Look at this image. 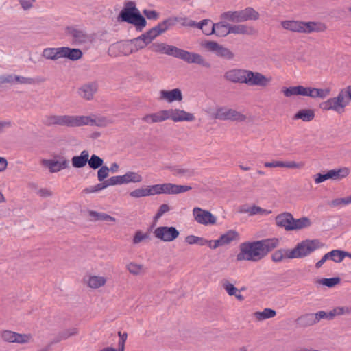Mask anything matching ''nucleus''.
Returning a JSON list of instances; mask_svg holds the SVG:
<instances>
[{
    "mask_svg": "<svg viewBox=\"0 0 351 351\" xmlns=\"http://www.w3.org/2000/svg\"><path fill=\"white\" fill-rule=\"evenodd\" d=\"M319 242L317 240H306L298 243L291 250L293 258L306 256L319 247Z\"/></svg>",
    "mask_w": 351,
    "mask_h": 351,
    "instance_id": "8",
    "label": "nucleus"
},
{
    "mask_svg": "<svg viewBox=\"0 0 351 351\" xmlns=\"http://www.w3.org/2000/svg\"><path fill=\"white\" fill-rule=\"evenodd\" d=\"M107 282V278L104 276H91L88 278L87 285L91 289H98L104 287Z\"/></svg>",
    "mask_w": 351,
    "mask_h": 351,
    "instance_id": "35",
    "label": "nucleus"
},
{
    "mask_svg": "<svg viewBox=\"0 0 351 351\" xmlns=\"http://www.w3.org/2000/svg\"><path fill=\"white\" fill-rule=\"evenodd\" d=\"M106 181L108 182V186L123 184L122 176H112L106 180Z\"/></svg>",
    "mask_w": 351,
    "mask_h": 351,
    "instance_id": "64",
    "label": "nucleus"
},
{
    "mask_svg": "<svg viewBox=\"0 0 351 351\" xmlns=\"http://www.w3.org/2000/svg\"><path fill=\"white\" fill-rule=\"evenodd\" d=\"M88 163L91 169H96L103 166L104 160L99 156L93 154L88 159Z\"/></svg>",
    "mask_w": 351,
    "mask_h": 351,
    "instance_id": "50",
    "label": "nucleus"
},
{
    "mask_svg": "<svg viewBox=\"0 0 351 351\" xmlns=\"http://www.w3.org/2000/svg\"><path fill=\"white\" fill-rule=\"evenodd\" d=\"M154 39V28L150 29L145 34H142L138 38L131 40L133 45L134 52L137 51L145 47L148 44L151 43Z\"/></svg>",
    "mask_w": 351,
    "mask_h": 351,
    "instance_id": "16",
    "label": "nucleus"
},
{
    "mask_svg": "<svg viewBox=\"0 0 351 351\" xmlns=\"http://www.w3.org/2000/svg\"><path fill=\"white\" fill-rule=\"evenodd\" d=\"M110 122L103 116L92 114L90 116L77 115H50L45 118V124L47 126L58 125L69 128L84 125L106 127Z\"/></svg>",
    "mask_w": 351,
    "mask_h": 351,
    "instance_id": "1",
    "label": "nucleus"
},
{
    "mask_svg": "<svg viewBox=\"0 0 351 351\" xmlns=\"http://www.w3.org/2000/svg\"><path fill=\"white\" fill-rule=\"evenodd\" d=\"M148 239H150L149 233H143L141 231H138L136 232L133 238L132 242L134 244H138L141 242L146 241Z\"/></svg>",
    "mask_w": 351,
    "mask_h": 351,
    "instance_id": "59",
    "label": "nucleus"
},
{
    "mask_svg": "<svg viewBox=\"0 0 351 351\" xmlns=\"http://www.w3.org/2000/svg\"><path fill=\"white\" fill-rule=\"evenodd\" d=\"M222 247L228 246L240 240V234L235 230H229L219 237Z\"/></svg>",
    "mask_w": 351,
    "mask_h": 351,
    "instance_id": "23",
    "label": "nucleus"
},
{
    "mask_svg": "<svg viewBox=\"0 0 351 351\" xmlns=\"http://www.w3.org/2000/svg\"><path fill=\"white\" fill-rule=\"evenodd\" d=\"M179 234V231L172 226H160L155 229V237L165 242L174 241Z\"/></svg>",
    "mask_w": 351,
    "mask_h": 351,
    "instance_id": "14",
    "label": "nucleus"
},
{
    "mask_svg": "<svg viewBox=\"0 0 351 351\" xmlns=\"http://www.w3.org/2000/svg\"><path fill=\"white\" fill-rule=\"evenodd\" d=\"M241 12L243 22L248 20H256L259 17V14L252 8H247L241 10Z\"/></svg>",
    "mask_w": 351,
    "mask_h": 351,
    "instance_id": "42",
    "label": "nucleus"
},
{
    "mask_svg": "<svg viewBox=\"0 0 351 351\" xmlns=\"http://www.w3.org/2000/svg\"><path fill=\"white\" fill-rule=\"evenodd\" d=\"M317 283L326 286L328 287H332L337 285L340 282V278L338 277L330 278H321L319 279Z\"/></svg>",
    "mask_w": 351,
    "mask_h": 351,
    "instance_id": "53",
    "label": "nucleus"
},
{
    "mask_svg": "<svg viewBox=\"0 0 351 351\" xmlns=\"http://www.w3.org/2000/svg\"><path fill=\"white\" fill-rule=\"evenodd\" d=\"M160 99L168 103H172L173 101H181L183 97L180 89L174 88L171 90H161L160 92Z\"/></svg>",
    "mask_w": 351,
    "mask_h": 351,
    "instance_id": "18",
    "label": "nucleus"
},
{
    "mask_svg": "<svg viewBox=\"0 0 351 351\" xmlns=\"http://www.w3.org/2000/svg\"><path fill=\"white\" fill-rule=\"evenodd\" d=\"M311 222L308 217H302L298 219L293 218V230H300L302 228H308L311 226Z\"/></svg>",
    "mask_w": 351,
    "mask_h": 351,
    "instance_id": "45",
    "label": "nucleus"
},
{
    "mask_svg": "<svg viewBox=\"0 0 351 351\" xmlns=\"http://www.w3.org/2000/svg\"><path fill=\"white\" fill-rule=\"evenodd\" d=\"M230 34H250L252 32V29L250 27H247L243 25H230Z\"/></svg>",
    "mask_w": 351,
    "mask_h": 351,
    "instance_id": "46",
    "label": "nucleus"
},
{
    "mask_svg": "<svg viewBox=\"0 0 351 351\" xmlns=\"http://www.w3.org/2000/svg\"><path fill=\"white\" fill-rule=\"evenodd\" d=\"M152 194L151 189H138L130 192V195L133 197L138 198Z\"/></svg>",
    "mask_w": 351,
    "mask_h": 351,
    "instance_id": "58",
    "label": "nucleus"
},
{
    "mask_svg": "<svg viewBox=\"0 0 351 351\" xmlns=\"http://www.w3.org/2000/svg\"><path fill=\"white\" fill-rule=\"evenodd\" d=\"M185 241L189 245L199 244L200 245H206V239L195 235H189L185 238Z\"/></svg>",
    "mask_w": 351,
    "mask_h": 351,
    "instance_id": "55",
    "label": "nucleus"
},
{
    "mask_svg": "<svg viewBox=\"0 0 351 351\" xmlns=\"http://www.w3.org/2000/svg\"><path fill=\"white\" fill-rule=\"evenodd\" d=\"M293 217L289 213H283L276 217V223L278 226L285 228L286 230H293Z\"/></svg>",
    "mask_w": 351,
    "mask_h": 351,
    "instance_id": "24",
    "label": "nucleus"
},
{
    "mask_svg": "<svg viewBox=\"0 0 351 351\" xmlns=\"http://www.w3.org/2000/svg\"><path fill=\"white\" fill-rule=\"evenodd\" d=\"M276 312L271 309L266 308L263 311H257L254 313V318L258 321H263L267 319L275 317Z\"/></svg>",
    "mask_w": 351,
    "mask_h": 351,
    "instance_id": "39",
    "label": "nucleus"
},
{
    "mask_svg": "<svg viewBox=\"0 0 351 351\" xmlns=\"http://www.w3.org/2000/svg\"><path fill=\"white\" fill-rule=\"evenodd\" d=\"M1 339L8 343H27L31 341V334H20L11 330H5L0 332Z\"/></svg>",
    "mask_w": 351,
    "mask_h": 351,
    "instance_id": "12",
    "label": "nucleus"
},
{
    "mask_svg": "<svg viewBox=\"0 0 351 351\" xmlns=\"http://www.w3.org/2000/svg\"><path fill=\"white\" fill-rule=\"evenodd\" d=\"M283 95L287 97L292 96H306V87L303 86H295L289 87H283L282 88Z\"/></svg>",
    "mask_w": 351,
    "mask_h": 351,
    "instance_id": "29",
    "label": "nucleus"
},
{
    "mask_svg": "<svg viewBox=\"0 0 351 351\" xmlns=\"http://www.w3.org/2000/svg\"><path fill=\"white\" fill-rule=\"evenodd\" d=\"M313 179H314L315 183L317 184L324 182L327 180H330L329 172L328 171L324 174L317 173L313 176Z\"/></svg>",
    "mask_w": 351,
    "mask_h": 351,
    "instance_id": "63",
    "label": "nucleus"
},
{
    "mask_svg": "<svg viewBox=\"0 0 351 351\" xmlns=\"http://www.w3.org/2000/svg\"><path fill=\"white\" fill-rule=\"evenodd\" d=\"M221 18L235 23L243 22L241 10L226 12L221 14Z\"/></svg>",
    "mask_w": 351,
    "mask_h": 351,
    "instance_id": "40",
    "label": "nucleus"
},
{
    "mask_svg": "<svg viewBox=\"0 0 351 351\" xmlns=\"http://www.w3.org/2000/svg\"><path fill=\"white\" fill-rule=\"evenodd\" d=\"M214 34L219 37H224L230 34V25L226 24L223 22L215 23Z\"/></svg>",
    "mask_w": 351,
    "mask_h": 351,
    "instance_id": "41",
    "label": "nucleus"
},
{
    "mask_svg": "<svg viewBox=\"0 0 351 351\" xmlns=\"http://www.w3.org/2000/svg\"><path fill=\"white\" fill-rule=\"evenodd\" d=\"M346 93L341 89L336 97H331L319 104V108L324 110H332L339 114L345 111V108L350 104Z\"/></svg>",
    "mask_w": 351,
    "mask_h": 351,
    "instance_id": "7",
    "label": "nucleus"
},
{
    "mask_svg": "<svg viewBox=\"0 0 351 351\" xmlns=\"http://www.w3.org/2000/svg\"><path fill=\"white\" fill-rule=\"evenodd\" d=\"M224 77L226 80L234 83L261 87L268 86L272 80L271 77H267L259 72L239 69H233L226 71Z\"/></svg>",
    "mask_w": 351,
    "mask_h": 351,
    "instance_id": "2",
    "label": "nucleus"
},
{
    "mask_svg": "<svg viewBox=\"0 0 351 351\" xmlns=\"http://www.w3.org/2000/svg\"><path fill=\"white\" fill-rule=\"evenodd\" d=\"M44 164L49 168L51 173H56L68 168L69 162L68 160L62 158L59 160H46L44 161Z\"/></svg>",
    "mask_w": 351,
    "mask_h": 351,
    "instance_id": "22",
    "label": "nucleus"
},
{
    "mask_svg": "<svg viewBox=\"0 0 351 351\" xmlns=\"http://www.w3.org/2000/svg\"><path fill=\"white\" fill-rule=\"evenodd\" d=\"M109 167L107 166H102L100 167V169L97 171V179L99 182L104 181V180L109 175Z\"/></svg>",
    "mask_w": 351,
    "mask_h": 351,
    "instance_id": "60",
    "label": "nucleus"
},
{
    "mask_svg": "<svg viewBox=\"0 0 351 351\" xmlns=\"http://www.w3.org/2000/svg\"><path fill=\"white\" fill-rule=\"evenodd\" d=\"M132 53H134L133 45L130 40L112 44L108 48V54L111 56H117L121 54L128 56Z\"/></svg>",
    "mask_w": 351,
    "mask_h": 351,
    "instance_id": "15",
    "label": "nucleus"
},
{
    "mask_svg": "<svg viewBox=\"0 0 351 351\" xmlns=\"http://www.w3.org/2000/svg\"><path fill=\"white\" fill-rule=\"evenodd\" d=\"M195 27L201 29L206 35H211L215 32V24L209 19H204L200 22H196Z\"/></svg>",
    "mask_w": 351,
    "mask_h": 351,
    "instance_id": "33",
    "label": "nucleus"
},
{
    "mask_svg": "<svg viewBox=\"0 0 351 351\" xmlns=\"http://www.w3.org/2000/svg\"><path fill=\"white\" fill-rule=\"evenodd\" d=\"M315 117V112L311 109H304L299 110L293 117L295 120L301 119L303 121L308 122L313 120Z\"/></svg>",
    "mask_w": 351,
    "mask_h": 351,
    "instance_id": "36",
    "label": "nucleus"
},
{
    "mask_svg": "<svg viewBox=\"0 0 351 351\" xmlns=\"http://www.w3.org/2000/svg\"><path fill=\"white\" fill-rule=\"evenodd\" d=\"M215 117L221 120H231L242 121L245 119V116L234 109L226 107L218 108L216 110Z\"/></svg>",
    "mask_w": 351,
    "mask_h": 351,
    "instance_id": "13",
    "label": "nucleus"
},
{
    "mask_svg": "<svg viewBox=\"0 0 351 351\" xmlns=\"http://www.w3.org/2000/svg\"><path fill=\"white\" fill-rule=\"evenodd\" d=\"M191 189L187 185H178L171 183L155 184V194H178Z\"/></svg>",
    "mask_w": 351,
    "mask_h": 351,
    "instance_id": "11",
    "label": "nucleus"
},
{
    "mask_svg": "<svg viewBox=\"0 0 351 351\" xmlns=\"http://www.w3.org/2000/svg\"><path fill=\"white\" fill-rule=\"evenodd\" d=\"M122 21L133 25L137 31L141 32L147 25L145 19L141 14L134 2L128 1L119 14Z\"/></svg>",
    "mask_w": 351,
    "mask_h": 351,
    "instance_id": "4",
    "label": "nucleus"
},
{
    "mask_svg": "<svg viewBox=\"0 0 351 351\" xmlns=\"http://www.w3.org/2000/svg\"><path fill=\"white\" fill-rule=\"evenodd\" d=\"M351 313V307L348 306H338L330 311V316L332 318L336 315H341L344 314H349Z\"/></svg>",
    "mask_w": 351,
    "mask_h": 351,
    "instance_id": "56",
    "label": "nucleus"
},
{
    "mask_svg": "<svg viewBox=\"0 0 351 351\" xmlns=\"http://www.w3.org/2000/svg\"><path fill=\"white\" fill-rule=\"evenodd\" d=\"M351 204V195L346 197L334 199L329 202V206L332 208H341Z\"/></svg>",
    "mask_w": 351,
    "mask_h": 351,
    "instance_id": "43",
    "label": "nucleus"
},
{
    "mask_svg": "<svg viewBox=\"0 0 351 351\" xmlns=\"http://www.w3.org/2000/svg\"><path fill=\"white\" fill-rule=\"evenodd\" d=\"M171 120L174 122L193 121L195 119L193 114L184 110L171 109Z\"/></svg>",
    "mask_w": 351,
    "mask_h": 351,
    "instance_id": "25",
    "label": "nucleus"
},
{
    "mask_svg": "<svg viewBox=\"0 0 351 351\" xmlns=\"http://www.w3.org/2000/svg\"><path fill=\"white\" fill-rule=\"evenodd\" d=\"M155 51H160L162 53L173 56L176 58L183 60L187 63H195L205 66H208V64L205 62L201 55L179 49L175 46L165 45L162 43H155Z\"/></svg>",
    "mask_w": 351,
    "mask_h": 351,
    "instance_id": "3",
    "label": "nucleus"
},
{
    "mask_svg": "<svg viewBox=\"0 0 351 351\" xmlns=\"http://www.w3.org/2000/svg\"><path fill=\"white\" fill-rule=\"evenodd\" d=\"M89 215L96 221H116V219L114 217L104 213H98L91 210L89 212Z\"/></svg>",
    "mask_w": 351,
    "mask_h": 351,
    "instance_id": "44",
    "label": "nucleus"
},
{
    "mask_svg": "<svg viewBox=\"0 0 351 351\" xmlns=\"http://www.w3.org/2000/svg\"><path fill=\"white\" fill-rule=\"evenodd\" d=\"M328 254L330 260L335 263H340L344 259L345 257H346L348 252L339 250H333L328 252Z\"/></svg>",
    "mask_w": 351,
    "mask_h": 351,
    "instance_id": "47",
    "label": "nucleus"
},
{
    "mask_svg": "<svg viewBox=\"0 0 351 351\" xmlns=\"http://www.w3.org/2000/svg\"><path fill=\"white\" fill-rule=\"evenodd\" d=\"M283 167L289 169H302L304 166V162L283 161Z\"/></svg>",
    "mask_w": 351,
    "mask_h": 351,
    "instance_id": "61",
    "label": "nucleus"
},
{
    "mask_svg": "<svg viewBox=\"0 0 351 351\" xmlns=\"http://www.w3.org/2000/svg\"><path fill=\"white\" fill-rule=\"evenodd\" d=\"M328 172L330 180L333 181H340L350 175V169L348 167H343L328 170Z\"/></svg>",
    "mask_w": 351,
    "mask_h": 351,
    "instance_id": "27",
    "label": "nucleus"
},
{
    "mask_svg": "<svg viewBox=\"0 0 351 351\" xmlns=\"http://www.w3.org/2000/svg\"><path fill=\"white\" fill-rule=\"evenodd\" d=\"M167 168H169L173 175L179 177H188L192 174V172L190 170L184 169L179 166L167 167Z\"/></svg>",
    "mask_w": 351,
    "mask_h": 351,
    "instance_id": "48",
    "label": "nucleus"
},
{
    "mask_svg": "<svg viewBox=\"0 0 351 351\" xmlns=\"http://www.w3.org/2000/svg\"><path fill=\"white\" fill-rule=\"evenodd\" d=\"M127 270L132 275H143L146 273L147 269L143 265L136 264L131 262L126 265Z\"/></svg>",
    "mask_w": 351,
    "mask_h": 351,
    "instance_id": "38",
    "label": "nucleus"
},
{
    "mask_svg": "<svg viewBox=\"0 0 351 351\" xmlns=\"http://www.w3.org/2000/svg\"><path fill=\"white\" fill-rule=\"evenodd\" d=\"M258 241L244 242L239 246V252L237 255L238 261H258L263 258Z\"/></svg>",
    "mask_w": 351,
    "mask_h": 351,
    "instance_id": "6",
    "label": "nucleus"
},
{
    "mask_svg": "<svg viewBox=\"0 0 351 351\" xmlns=\"http://www.w3.org/2000/svg\"><path fill=\"white\" fill-rule=\"evenodd\" d=\"M315 313H308L306 314L299 318V319L305 325L307 326H311L313 325L317 322V320L315 319Z\"/></svg>",
    "mask_w": 351,
    "mask_h": 351,
    "instance_id": "57",
    "label": "nucleus"
},
{
    "mask_svg": "<svg viewBox=\"0 0 351 351\" xmlns=\"http://www.w3.org/2000/svg\"><path fill=\"white\" fill-rule=\"evenodd\" d=\"M175 25V20L172 18H169L164 20L162 23L155 26V37L164 33L166 30Z\"/></svg>",
    "mask_w": 351,
    "mask_h": 351,
    "instance_id": "37",
    "label": "nucleus"
},
{
    "mask_svg": "<svg viewBox=\"0 0 351 351\" xmlns=\"http://www.w3.org/2000/svg\"><path fill=\"white\" fill-rule=\"evenodd\" d=\"M326 29V25L319 21H303L302 34H311L313 32H322Z\"/></svg>",
    "mask_w": 351,
    "mask_h": 351,
    "instance_id": "21",
    "label": "nucleus"
},
{
    "mask_svg": "<svg viewBox=\"0 0 351 351\" xmlns=\"http://www.w3.org/2000/svg\"><path fill=\"white\" fill-rule=\"evenodd\" d=\"M239 212L247 214L249 216H267L271 213V210L263 208L256 205H243L239 208Z\"/></svg>",
    "mask_w": 351,
    "mask_h": 351,
    "instance_id": "20",
    "label": "nucleus"
},
{
    "mask_svg": "<svg viewBox=\"0 0 351 351\" xmlns=\"http://www.w3.org/2000/svg\"><path fill=\"white\" fill-rule=\"evenodd\" d=\"M42 57L46 60L56 61L60 59V47H47L43 50Z\"/></svg>",
    "mask_w": 351,
    "mask_h": 351,
    "instance_id": "32",
    "label": "nucleus"
},
{
    "mask_svg": "<svg viewBox=\"0 0 351 351\" xmlns=\"http://www.w3.org/2000/svg\"><path fill=\"white\" fill-rule=\"evenodd\" d=\"M89 153L87 150H83L80 156H75L71 159L72 165L75 168H82L88 163Z\"/></svg>",
    "mask_w": 351,
    "mask_h": 351,
    "instance_id": "31",
    "label": "nucleus"
},
{
    "mask_svg": "<svg viewBox=\"0 0 351 351\" xmlns=\"http://www.w3.org/2000/svg\"><path fill=\"white\" fill-rule=\"evenodd\" d=\"M36 82L34 79L32 77H26L23 76H15V83L21 84H33Z\"/></svg>",
    "mask_w": 351,
    "mask_h": 351,
    "instance_id": "62",
    "label": "nucleus"
},
{
    "mask_svg": "<svg viewBox=\"0 0 351 351\" xmlns=\"http://www.w3.org/2000/svg\"><path fill=\"white\" fill-rule=\"evenodd\" d=\"M302 21L285 20L280 24L283 29L292 32L302 34Z\"/></svg>",
    "mask_w": 351,
    "mask_h": 351,
    "instance_id": "28",
    "label": "nucleus"
},
{
    "mask_svg": "<svg viewBox=\"0 0 351 351\" xmlns=\"http://www.w3.org/2000/svg\"><path fill=\"white\" fill-rule=\"evenodd\" d=\"M173 20H175V23L176 22L179 23L182 26L184 27H195L196 25V22L189 19L186 17H175L172 18Z\"/></svg>",
    "mask_w": 351,
    "mask_h": 351,
    "instance_id": "54",
    "label": "nucleus"
},
{
    "mask_svg": "<svg viewBox=\"0 0 351 351\" xmlns=\"http://www.w3.org/2000/svg\"><path fill=\"white\" fill-rule=\"evenodd\" d=\"M291 254V250L280 249L272 254L271 258L274 262L278 263L286 258L292 259Z\"/></svg>",
    "mask_w": 351,
    "mask_h": 351,
    "instance_id": "34",
    "label": "nucleus"
},
{
    "mask_svg": "<svg viewBox=\"0 0 351 351\" xmlns=\"http://www.w3.org/2000/svg\"><path fill=\"white\" fill-rule=\"evenodd\" d=\"M263 256L264 257L269 252L276 248L279 244V240L277 238H270L258 241Z\"/></svg>",
    "mask_w": 351,
    "mask_h": 351,
    "instance_id": "26",
    "label": "nucleus"
},
{
    "mask_svg": "<svg viewBox=\"0 0 351 351\" xmlns=\"http://www.w3.org/2000/svg\"><path fill=\"white\" fill-rule=\"evenodd\" d=\"M194 220L199 224L212 226L216 223L217 217L210 211L199 207H195L192 211Z\"/></svg>",
    "mask_w": 351,
    "mask_h": 351,
    "instance_id": "9",
    "label": "nucleus"
},
{
    "mask_svg": "<svg viewBox=\"0 0 351 351\" xmlns=\"http://www.w3.org/2000/svg\"><path fill=\"white\" fill-rule=\"evenodd\" d=\"M83 53L80 49L60 47V58H67L71 61H77L81 59Z\"/></svg>",
    "mask_w": 351,
    "mask_h": 351,
    "instance_id": "19",
    "label": "nucleus"
},
{
    "mask_svg": "<svg viewBox=\"0 0 351 351\" xmlns=\"http://www.w3.org/2000/svg\"><path fill=\"white\" fill-rule=\"evenodd\" d=\"M331 89L326 88H316L313 87H306V97L311 98H320L324 99L330 94Z\"/></svg>",
    "mask_w": 351,
    "mask_h": 351,
    "instance_id": "30",
    "label": "nucleus"
},
{
    "mask_svg": "<svg viewBox=\"0 0 351 351\" xmlns=\"http://www.w3.org/2000/svg\"><path fill=\"white\" fill-rule=\"evenodd\" d=\"M221 286L230 296H233V295H236L237 292H238V289L228 280H223L221 281Z\"/></svg>",
    "mask_w": 351,
    "mask_h": 351,
    "instance_id": "51",
    "label": "nucleus"
},
{
    "mask_svg": "<svg viewBox=\"0 0 351 351\" xmlns=\"http://www.w3.org/2000/svg\"><path fill=\"white\" fill-rule=\"evenodd\" d=\"M98 90V84L96 82H90L81 86L78 89V95L83 99L90 101L94 97V95Z\"/></svg>",
    "mask_w": 351,
    "mask_h": 351,
    "instance_id": "17",
    "label": "nucleus"
},
{
    "mask_svg": "<svg viewBox=\"0 0 351 351\" xmlns=\"http://www.w3.org/2000/svg\"><path fill=\"white\" fill-rule=\"evenodd\" d=\"M123 184L129 182H139L142 180L141 176L135 172H128L125 175L122 176Z\"/></svg>",
    "mask_w": 351,
    "mask_h": 351,
    "instance_id": "49",
    "label": "nucleus"
},
{
    "mask_svg": "<svg viewBox=\"0 0 351 351\" xmlns=\"http://www.w3.org/2000/svg\"><path fill=\"white\" fill-rule=\"evenodd\" d=\"M202 47L210 52H213L218 56L231 60L234 57L233 53L215 41H204L201 44Z\"/></svg>",
    "mask_w": 351,
    "mask_h": 351,
    "instance_id": "10",
    "label": "nucleus"
},
{
    "mask_svg": "<svg viewBox=\"0 0 351 351\" xmlns=\"http://www.w3.org/2000/svg\"><path fill=\"white\" fill-rule=\"evenodd\" d=\"M65 34L70 40L72 45L82 46L91 44L93 38L89 34L85 28L80 25H70L66 27Z\"/></svg>",
    "mask_w": 351,
    "mask_h": 351,
    "instance_id": "5",
    "label": "nucleus"
},
{
    "mask_svg": "<svg viewBox=\"0 0 351 351\" xmlns=\"http://www.w3.org/2000/svg\"><path fill=\"white\" fill-rule=\"evenodd\" d=\"M171 109L164 110L155 113V122L171 119Z\"/></svg>",
    "mask_w": 351,
    "mask_h": 351,
    "instance_id": "52",
    "label": "nucleus"
}]
</instances>
